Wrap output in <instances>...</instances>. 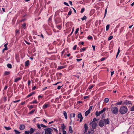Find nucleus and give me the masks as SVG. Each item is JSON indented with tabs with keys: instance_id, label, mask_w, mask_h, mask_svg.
<instances>
[{
	"instance_id": "nucleus-17",
	"label": "nucleus",
	"mask_w": 134,
	"mask_h": 134,
	"mask_svg": "<svg viewBox=\"0 0 134 134\" xmlns=\"http://www.w3.org/2000/svg\"><path fill=\"white\" fill-rule=\"evenodd\" d=\"M34 93H35L34 92H32L31 93H30L27 96V97L29 98L30 97L33 95Z\"/></svg>"
},
{
	"instance_id": "nucleus-58",
	"label": "nucleus",
	"mask_w": 134,
	"mask_h": 134,
	"mask_svg": "<svg viewBox=\"0 0 134 134\" xmlns=\"http://www.w3.org/2000/svg\"><path fill=\"white\" fill-rule=\"evenodd\" d=\"M82 59H76L77 60V62H79Z\"/></svg>"
},
{
	"instance_id": "nucleus-45",
	"label": "nucleus",
	"mask_w": 134,
	"mask_h": 134,
	"mask_svg": "<svg viewBox=\"0 0 134 134\" xmlns=\"http://www.w3.org/2000/svg\"><path fill=\"white\" fill-rule=\"evenodd\" d=\"M107 8L105 10L104 18L105 16L107 14Z\"/></svg>"
},
{
	"instance_id": "nucleus-43",
	"label": "nucleus",
	"mask_w": 134,
	"mask_h": 134,
	"mask_svg": "<svg viewBox=\"0 0 134 134\" xmlns=\"http://www.w3.org/2000/svg\"><path fill=\"white\" fill-rule=\"evenodd\" d=\"M72 12L71 10H70L68 12V15H71V14Z\"/></svg>"
},
{
	"instance_id": "nucleus-9",
	"label": "nucleus",
	"mask_w": 134,
	"mask_h": 134,
	"mask_svg": "<svg viewBox=\"0 0 134 134\" xmlns=\"http://www.w3.org/2000/svg\"><path fill=\"white\" fill-rule=\"evenodd\" d=\"M25 128V126L23 125V124H21V125L19 127V129L21 130H24Z\"/></svg>"
},
{
	"instance_id": "nucleus-52",
	"label": "nucleus",
	"mask_w": 134,
	"mask_h": 134,
	"mask_svg": "<svg viewBox=\"0 0 134 134\" xmlns=\"http://www.w3.org/2000/svg\"><path fill=\"white\" fill-rule=\"evenodd\" d=\"M42 96L41 95H39L38 96V99L41 98L42 97Z\"/></svg>"
},
{
	"instance_id": "nucleus-20",
	"label": "nucleus",
	"mask_w": 134,
	"mask_h": 134,
	"mask_svg": "<svg viewBox=\"0 0 134 134\" xmlns=\"http://www.w3.org/2000/svg\"><path fill=\"white\" fill-rule=\"evenodd\" d=\"M75 116V113H71L70 114V116L71 118H74Z\"/></svg>"
},
{
	"instance_id": "nucleus-14",
	"label": "nucleus",
	"mask_w": 134,
	"mask_h": 134,
	"mask_svg": "<svg viewBox=\"0 0 134 134\" xmlns=\"http://www.w3.org/2000/svg\"><path fill=\"white\" fill-rule=\"evenodd\" d=\"M34 131V130L32 128H31L29 131L30 134H32Z\"/></svg>"
},
{
	"instance_id": "nucleus-59",
	"label": "nucleus",
	"mask_w": 134,
	"mask_h": 134,
	"mask_svg": "<svg viewBox=\"0 0 134 134\" xmlns=\"http://www.w3.org/2000/svg\"><path fill=\"white\" fill-rule=\"evenodd\" d=\"M36 86H34L32 88V90H34L36 89Z\"/></svg>"
},
{
	"instance_id": "nucleus-34",
	"label": "nucleus",
	"mask_w": 134,
	"mask_h": 134,
	"mask_svg": "<svg viewBox=\"0 0 134 134\" xmlns=\"http://www.w3.org/2000/svg\"><path fill=\"white\" fill-rule=\"evenodd\" d=\"M85 10V8H82L81 9V12H80V13H82Z\"/></svg>"
},
{
	"instance_id": "nucleus-33",
	"label": "nucleus",
	"mask_w": 134,
	"mask_h": 134,
	"mask_svg": "<svg viewBox=\"0 0 134 134\" xmlns=\"http://www.w3.org/2000/svg\"><path fill=\"white\" fill-rule=\"evenodd\" d=\"M79 28H77L75 32V34H76L78 32L79 30Z\"/></svg>"
},
{
	"instance_id": "nucleus-36",
	"label": "nucleus",
	"mask_w": 134,
	"mask_h": 134,
	"mask_svg": "<svg viewBox=\"0 0 134 134\" xmlns=\"http://www.w3.org/2000/svg\"><path fill=\"white\" fill-rule=\"evenodd\" d=\"M130 111H134V106L130 108Z\"/></svg>"
},
{
	"instance_id": "nucleus-16",
	"label": "nucleus",
	"mask_w": 134,
	"mask_h": 134,
	"mask_svg": "<svg viewBox=\"0 0 134 134\" xmlns=\"http://www.w3.org/2000/svg\"><path fill=\"white\" fill-rule=\"evenodd\" d=\"M90 111L88 110L86 111L85 113V115L86 116H87L90 113Z\"/></svg>"
},
{
	"instance_id": "nucleus-25",
	"label": "nucleus",
	"mask_w": 134,
	"mask_h": 134,
	"mask_svg": "<svg viewBox=\"0 0 134 134\" xmlns=\"http://www.w3.org/2000/svg\"><path fill=\"white\" fill-rule=\"evenodd\" d=\"M14 131L15 132V133L16 134H19L20 133V132H19L16 129H14Z\"/></svg>"
},
{
	"instance_id": "nucleus-7",
	"label": "nucleus",
	"mask_w": 134,
	"mask_h": 134,
	"mask_svg": "<svg viewBox=\"0 0 134 134\" xmlns=\"http://www.w3.org/2000/svg\"><path fill=\"white\" fill-rule=\"evenodd\" d=\"M104 125V123L103 120H101L99 122V125L100 127L103 126Z\"/></svg>"
},
{
	"instance_id": "nucleus-51",
	"label": "nucleus",
	"mask_w": 134,
	"mask_h": 134,
	"mask_svg": "<svg viewBox=\"0 0 134 134\" xmlns=\"http://www.w3.org/2000/svg\"><path fill=\"white\" fill-rule=\"evenodd\" d=\"M64 4L65 5H66L67 6H69V5L68 4V3H66V2H64Z\"/></svg>"
},
{
	"instance_id": "nucleus-29",
	"label": "nucleus",
	"mask_w": 134,
	"mask_h": 134,
	"mask_svg": "<svg viewBox=\"0 0 134 134\" xmlns=\"http://www.w3.org/2000/svg\"><path fill=\"white\" fill-rule=\"evenodd\" d=\"M94 85H90L88 87V88L89 89H91L93 87H94Z\"/></svg>"
},
{
	"instance_id": "nucleus-23",
	"label": "nucleus",
	"mask_w": 134,
	"mask_h": 134,
	"mask_svg": "<svg viewBox=\"0 0 134 134\" xmlns=\"http://www.w3.org/2000/svg\"><path fill=\"white\" fill-rule=\"evenodd\" d=\"M29 65V60H27L26 61L25 63V65L26 66H27Z\"/></svg>"
},
{
	"instance_id": "nucleus-53",
	"label": "nucleus",
	"mask_w": 134,
	"mask_h": 134,
	"mask_svg": "<svg viewBox=\"0 0 134 134\" xmlns=\"http://www.w3.org/2000/svg\"><path fill=\"white\" fill-rule=\"evenodd\" d=\"M37 103V102L36 100H34L32 102V103Z\"/></svg>"
},
{
	"instance_id": "nucleus-50",
	"label": "nucleus",
	"mask_w": 134,
	"mask_h": 134,
	"mask_svg": "<svg viewBox=\"0 0 134 134\" xmlns=\"http://www.w3.org/2000/svg\"><path fill=\"white\" fill-rule=\"evenodd\" d=\"M76 47H77V45H75L73 48V49L74 50H75L76 49Z\"/></svg>"
},
{
	"instance_id": "nucleus-10",
	"label": "nucleus",
	"mask_w": 134,
	"mask_h": 134,
	"mask_svg": "<svg viewBox=\"0 0 134 134\" xmlns=\"http://www.w3.org/2000/svg\"><path fill=\"white\" fill-rule=\"evenodd\" d=\"M103 120L104 121V124L105 123L106 124H108L109 123V120L108 119H104Z\"/></svg>"
},
{
	"instance_id": "nucleus-37",
	"label": "nucleus",
	"mask_w": 134,
	"mask_h": 134,
	"mask_svg": "<svg viewBox=\"0 0 134 134\" xmlns=\"http://www.w3.org/2000/svg\"><path fill=\"white\" fill-rule=\"evenodd\" d=\"M8 43H7L4 45V46L5 47V49H6V50L8 49V48L7 46V45Z\"/></svg>"
},
{
	"instance_id": "nucleus-42",
	"label": "nucleus",
	"mask_w": 134,
	"mask_h": 134,
	"mask_svg": "<svg viewBox=\"0 0 134 134\" xmlns=\"http://www.w3.org/2000/svg\"><path fill=\"white\" fill-rule=\"evenodd\" d=\"M20 101V99L18 100H16L14 101H13V102L11 104H13L14 103H16L17 102H19Z\"/></svg>"
},
{
	"instance_id": "nucleus-54",
	"label": "nucleus",
	"mask_w": 134,
	"mask_h": 134,
	"mask_svg": "<svg viewBox=\"0 0 134 134\" xmlns=\"http://www.w3.org/2000/svg\"><path fill=\"white\" fill-rule=\"evenodd\" d=\"M92 47L93 48V50L95 51V46H94L92 45Z\"/></svg>"
},
{
	"instance_id": "nucleus-11",
	"label": "nucleus",
	"mask_w": 134,
	"mask_h": 134,
	"mask_svg": "<svg viewBox=\"0 0 134 134\" xmlns=\"http://www.w3.org/2000/svg\"><path fill=\"white\" fill-rule=\"evenodd\" d=\"M84 128L85 132H87L88 130V127L87 124H85L84 125Z\"/></svg>"
},
{
	"instance_id": "nucleus-26",
	"label": "nucleus",
	"mask_w": 134,
	"mask_h": 134,
	"mask_svg": "<svg viewBox=\"0 0 134 134\" xmlns=\"http://www.w3.org/2000/svg\"><path fill=\"white\" fill-rule=\"evenodd\" d=\"M78 118L80 119L82 118V115L81 113H79L78 115L77 116Z\"/></svg>"
},
{
	"instance_id": "nucleus-44",
	"label": "nucleus",
	"mask_w": 134,
	"mask_h": 134,
	"mask_svg": "<svg viewBox=\"0 0 134 134\" xmlns=\"http://www.w3.org/2000/svg\"><path fill=\"white\" fill-rule=\"evenodd\" d=\"M113 38V36H109L108 38V40H110L112 39Z\"/></svg>"
},
{
	"instance_id": "nucleus-19",
	"label": "nucleus",
	"mask_w": 134,
	"mask_h": 134,
	"mask_svg": "<svg viewBox=\"0 0 134 134\" xmlns=\"http://www.w3.org/2000/svg\"><path fill=\"white\" fill-rule=\"evenodd\" d=\"M21 79V78L20 77H18L16 78L15 79L14 82H17L18 81L20 80Z\"/></svg>"
},
{
	"instance_id": "nucleus-64",
	"label": "nucleus",
	"mask_w": 134,
	"mask_h": 134,
	"mask_svg": "<svg viewBox=\"0 0 134 134\" xmlns=\"http://www.w3.org/2000/svg\"><path fill=\"white\" fill-rule=\"evenodd\" d=\"M7 86H5L4 88V90H6L7 88Z\"/></svg>"
},
{
	"instance_id": "nucleus-5",
	"label": "nucleus",
	"mask_w": 134,
	"mask_h": 134,
	"mask_svg": "<svg viewBox=\"0 0 134 134\" xmlns=\"http://www.w3.org/2000/svg\"><path fill=\"white\" fill-rule=\"evenodd\" d=\"M61 127L63 130V134H66V131L64 130L65 129V126L64 124H62Z\"/></svg>"
},
{
	"instance_id": "nucleus-60",
	"label": "nucleus",
	"mask_w": 134,
	"mask_h": 134,
	"mask_svg": "<svg viewBox=\"0 0 134 134\" xmlns=\"http://www.w3.org/2000/svg\"><path fill=\"white\" fill-rule=\"evenodd\" d=\"M88 97H89V96H84V99H86L87 98H88Z\"/></svg>"
},
{
	"instance_id": "nucleus-27",
	"label": "nucleus",
	"mask_w": 134,
	"mask_h": 134,
	"mask_svg": "<svg viewBox=\"0 0 134 134\" xmlns=\"http://www.w3.org/2000/svg\"><path fill=\"white\" fill-rule=\"evenodd\" d=\"M87 17L86 16H84L83 17L81 18V19L82 21H83L84 20H86L87 19Z\"/></svg>"
},
{
	"instance_id": "nucleus-62",
	"label": "nucleus",
	"mask_w": 134,
	"mask_h": 134,
	"mask_svg": "<svg viewBox=\"0 0 134 134\" xmlns=\"http://www.w3.org/2000/svg\"><path fill=\"white\" fill-rule=\"evenodd\" d=\"M80 122H81L83 119V117H82L80 118Z\"/></svg>"
},
{
	"instance_id": "nucleus-46",
	"label": "nucleus",
	"mask_w": 134,
	"mask_h": 134,
	"mask_svg": "<svg viewBox=\"0 0 134 134\" xmlns=\"http://www.w3.org/2000/svg\"><path fill=\"white\" fill-rule=\"evenodd\" d=\"M57 27L58 28L59 30H60L61 29V26L60 25H57Z\"/></svg>"
},
{
	"instance_id": "nucleus-39",
	"label": "nucleus",
	"mask_w": 134,
	"mask_h": 134,
	"mask_svg": "<svg viewBox=\"0 0 134 134\" xmlns=\"http://www.w3.org/2000/svg\"><path fill=\"white\" fill-rule=\"evenodd\" d=\"M35 110V109L32 110L29 113V114H32L34 112Z\"/></svg>"
},
{
	"instance_id": "nucleus-49",
	"label": "nucleus",
	"mask_w": 134,
	"mask_h": 134,
	"mask_svg": "<svg viewBox=\"0 0 134 134\" xmlns=\"http://www.w3.org/2000/svg\"><path fill=\"white\" fill-rule=\"evenodd\" d=\"M25 134H29L30 133L29 131H25Z\"/></svg>"
},
{
	"instance_id": "nucleus-12",
	"label": "nucleus",
	"mask_w": 134,
	"mask_h": 134,
	"mask_svg": "<svg viewBox=\"0 0 134 134\" xmlns=\"http://www.w3.org/2000/svg\"><path fill=\"white\" fill-rule=\"evenodd\" d=\"M63 114L65 118L66 119H67V118H68V116H67V114L66 112L65 111H64V112H63Z\"/></svg>"
},
{
	"instance_id": "nucleus-57",
	"label": "nucleus",
	"mask_w": 134,
	"mask_h": 134,
	"mask_svg": "<svg viewBox=\"0 0 134 134\" xmlns=\"http://www.w3.org/2000/svg\"><path fill=\"white\" fill-rule=\"evenodd\" d=\"M105 59V58H102L100 60L101 61H103Z\"/></svg>"
},
{
	"instance_id": "nucleus-40",
	"label": "nucleus",
	"mask_w": 134,
	"mask_h": 134,
	"mask_svg": "<svg viewBox=\"0 0 134 134\" xmlns=\"http://www.w3.org/2000/svg\"><path fill=\"white\" fill-rule=\"evenodd\" d=\"M26 24L25 23H24L22 25V26L23 28H24L26 26Z\"/></svg>"
},
{
	"instance_id": "nucleus-55",
	"label": "nucleus",
	"mask_w": 134,
	"mask_h": 134,
	"mask_svg": "<svg viewBox=\"0 0 134 134\" xmlns=\"http://www.w3.org/2000/svg\"><path fill=\"white\" fill-rule=\"evenodd\" d=\"M31 83V81L30 80H29L28 81V86H29Z\"/></svg>"
},
{
	"instance_id": "nucleus-1",
	"label": "nucleus",
	"mask_w": 134,
	"mask_h": 134,
	"mask_svg": "<svg viewBox=\"0 0 134 134\" xmlns=\"http://www.w3.org/2000/svg\"><path fill=\"white\" fill-rule=\"evenodd\" d=\"M128 109L127 107L122 106L119 109V111L120 113L124 114L126 113Z\"/></svg>"
},
{
	"instance_id": "nucleus-47",
	"label": "nucleus",
	"mask_w": 134,
	"mask_h": 134,
	"mask_svg": "<svg viewBox=\"0 0 134 134\" xmlns=\"http://www.w3.org/2000/svg\"><path fill=\"white\" fill-rule=\"evenodd\" d=\"M97 121V119L95 118H94L92 122H93Z\"/></svg>"
},
{
	"instance_id": "nucleus-2",
	"label": "nucleus",
	"mask_w": 134,
	"mask_h": 134,
	"mask_svg": "<svg viewBox=\"0 0 134 134\" xmlns=\"http://www.w3.org/2000/svg\"><path fill=\"white\" fill-rule=\"evenodd\" d=\"M52 129L51 128L47 127L44 129V131L42 132V134H52Z\"/></svg>"
},
{
	"instance_id": "nucleus-24",
	"label": "nucleus",
	"mask_w": 134,
	"mask_h": 134,
	"mask_svg": "<svg viewBox=\"0 0 134 134\" xmlns=\"http://www.w3.org/2000/svg\"><path fill=\"white\" fill-rule=\"evenodd\" d=\"M104 101L105 103H107L109 101V99L108 98H106L104 99Z\"/></svg>"
},
{
	"instance_id": "nucleus-38",
	"label": "nucleus",
	"mask_w": 134,
	"mask_h": 134,
	"mask_svg": "<svg viewBox=\"0 0 134 134\" xmlns=\"http://www.w3.org/2000/svg\"><path fill=\"white\" fill-rule=\"evenodd\" d=\"M122 102V101H120V102H118L116 103V104L118 105H121V104Z\"/></svg>"
},
{
	"instance_id": "nucleus-48",
	"label": "nucleus",
	"mask_w": 134,
	"mask_h": 134,
	"mask_svg": "<svg viewBox=\"0 0 134 134\" xmlns=\"http://www.w3.org/2000/svg\"><path fill=\"white\" fill-rule=\"evenodd\" d=\"M93 106H91L90 108L89 109H88V110H89L90 111H91V110L92 109V108Z\"/></svg>"
},
{
	"instance_id": "nucleus-31",
	"label": "nucleus",
	"mask_w": 134,
	"mask_h": 134,
	"mask_svg": "<svg viewBox=\"0 0 134 134\" xmlns=\"http://www.w3.org/2000/svg\"><path fill=\"white\" fill-rule=\"evenodd\" d=\"M85 50H86V48H82L80 50V52H83V51H85Z\"/></svg>"
},
{
	"instance_id": "nucleus-3",
	"label": "nucleus",
	"mask_w": 134,
	"mask_h": 134,
	"mask_svg": "<svg viewBox=\"0 0 134 134\" xmlns=\"http://www.w3.org/2000/svg\"><path fill=\"white\" fill-rule=\"evenodd\" d=\"M106 109L105 108H104L103 110L100 111L98 112V111H97L96 112V115L98 116H99L101 114H102L103 112L105 111Z\"/></svg>"
},
{
	"instance_id": "nucleus-56",
	"label": "nucleus",
	"mask_w": 134,
	"mask_h": 134,
	"mask_svg": "<svg viewBox=\"0 0 134 134\" xmlns=\"http://www.w3.org/2000/svg\"><path fill=\"white\" fill-rule=\"evenodd\" d=\"M114 71L111 72V76H112L114 74Z\"/></svg>"
},
{
	"instance_id": "nucleus-28",
	"label": "nucleus",
	"mask_w": 134,
	"mask_h": 134,
	"mask_svg": "<svg viewBox=\"0 0 134 134\" xmlns=\"http://www.w3.org/2000/svg\"><path fill=\"white\" fill-rule=\"evenodd\" d=\"M7 66L9 68H12V65L11 64H8L7 65Z\"/></svg>"
},
{
	"instance_id": "nucleus-15",
	"label": "nucleus",
	"mask_w": 134,
	"mask_h": 134,
	"mask_svg": "<svg viewBox=\"0 0 134 134\" xmlns=\"http://www.w3.org/2000/svg\"><path fill=\"white\" fill-rule=\"evenodd\" d=\"M125 103L126 104H131V102L130 101H129L128 100H126L125 102Z\"/></svg>"
},
{
	"instance_id": "nucleus-41",
	"label": "nucleus",
	"mask_w": 134,
	"mask_h": 134,
	"mask_svg": "<svg viewBox=\"0 0 134 134\" xmlns=\"http://www.w3.org/2000/svg\"><path fill=\"white\" fill-rule=\"evenodd\" d=\"M92 37L90 36H88L87 37V39L88 40H91L92 39Z\"/></svg>"
},
{
	"instance_id": "nucleus-35",
	"label": "nucleus",
	"mask_w": 134,
	"mask_h": 134,
	"mask_svg": "<svg viewBox=\"0 0 134 134\" xmlns=\"http://www.w3.org/2000/svg\"><path fill=\"white\" fill-rule=\"evenodd\" d=\"M109 25H108L106 26V30L108 31V30L109 28Z\"/></svg>"
},
{
	"instance_id": "nucleus-18",
	"label": "nucleus",
	"mask_w": 134,
	"mask_h": 134,
	"mask_svg": "<svg viewBox=\"0 0 134 134\" xmlns=\"http://www.w3.org/2000/svg\"><path fill=\"white\" fill-rule=\"evenodd\" d=\"M65 66H59L58 67L57 69L58 70H60L65 68Z\"/></svg>"
},
{
	"instance_id": "nucleus-32",
	"label": "nucleus",
	"mask_w": 134,
	"mask_h": 134,
	"mask_svg": "<svg viewBox=\"0 0 134 134\" xmlns=\"http://www.w3.org/2000/svg\"><path fill=\"white\" fill-rule=\"evenodd\" d=\"M9 73L10 72L9 71H5L4 72V75H8Z\"/></svg>"
},
{
	"instance_id": "nucleus-30",
	"label": "nucleus",
	"mask_w": 134,
	"mask_h": 134,
	"mask_svg": "<svg viewBox=\"0 0 134 134\" xmlns=\"http://www.w3.org/2000/svg\"><path fill=\"white\" fill-rule=\"evenodd\" d=\"M120 50L119 49V48L118 49V52L117 53V54H116V58H117V57H118V55L119 54V53H120Z\"/></svg>"
},
{
	"instance_id": "nucleus-8",
	"label": "nucleus",
	"mask_w": 134,
	"mask_h": 134,
	"mask_svg": "<svg viewBox=\"0 0 134 134\" xmlns=\"http://www.w3.org/2000/svg\"><path fill=\"white\" fill-rule=\"evenodd\" d=\"M92 124V127L93 129H95L96 128L97 124L96 122H91L90 123V124Z\"/></svg>"
},
{
	"instance_id": "nucleus-22",
	"label": "nucleus",
	"mask_w": 134,
	"mask_h": 134,
	"mask_svg": "<svg viewBox=\"0 0 134 134\" xmlns=\"http://www.w3.org/2000/svg\"><path fill=\"white\" fill-rule=\"evenodd\" d=\"M4 127L6 129V130H8L11 129V127L10 126H4Z\"/></svg>"
},
{
	"instance_id": "nucleus-13",
	"label": "nucleus",
	"mask_w": 134,
	"mask_h": 134,
	"mask_svg": "<svg viewBox=\"0 0 134 134\" xmlns=\"http://www.w3.org/2000/svg\"><path fill=\"white\" fill-rule=\"evenodd\" d=\"M49 106V105L47 104H45L43 106V108L44 109Z\"/></svg>"
},
{
	"instance_id": "nucleus-61",
	"label": "nucleus",
	"mask_w": 134,
	"mask_h": 134,
	"mask_svg": "<svg viewBox=\"0 0 134 134\" xmlns=\"http://www.w3.org/2000/svg\"><path fill=\"white\" fill-rule=\"evenodd\" d=\"M62 86H58L57 87V89L58 90L60 89Z\"/></svg>"
},
{
	"instance_id": "nucleus-4",
	"label": "nucleus",
	"mask_w": 134,
	"mask_h": 134,
	"mask_svg": "<svg viewBox=\"0 0 134 134\" xmlns=\"http://www.w3.org/2000/svg\"><path fill=\"white\" fill-rule=\"evenodd\" d=\"M118 109L117 107H114L111 108V111L113 113L115 114H117L118 112Z\"/></svg>"
},
{
	"instance_id": "nucleus-21",
	"label": "nucleus",
	"mask_w": 134,
	"mask_h": 134,
	"mask_svg": "<svg viewBox=\"0 0 134 134\" xmlns=\"http://www.w3.org/2000/svg\"><path fill=\"white\" fill-rule=\"evenodd\" d=\"M69 130L70 133H72L73 132V131L72 129V127L71 126H69Z\"/></svg>"
},
{
	"instance_id": "nucleus-63",
	"label": "nucleus",
	"mask_w": 134,
	"mask_h": 134,
	"mask_svg": "<svg viewBox=\"0 0 134 134\" xmlns=\"http://www.w3.org/2000/svg\"><path fill=\"white\" fill-rule=\"evenodd\" d=\"M60 82H57V83H56L55 84H54L53 85H57V84H58L60 83Z\"/></svg>"
},
{
	"instance_id": "nucleus-6",
	"label": "nucleus",
	"mask_w": 134,
	"mask_h": 134,
	"mask_svg": "<svg viewBox=\"0 0 134 134\" xmlns=\"http://www.w3.org/2000/svg\"><path fill=\"white\" fill-rule=\"evenodd\" d=\"M37 127L39 129H40L41 128V127H43V128H45V127H46V126L44 125H43V124H37Z\"/></svg>"
}]
</instances>
